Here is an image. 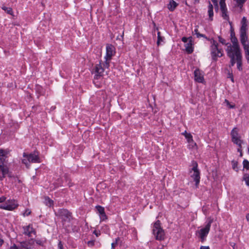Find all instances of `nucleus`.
<instances>
[{"mask_svg":"<svg viewBox=\"0 0 249 249\" xmlns=\"http://www.w3.org/2000/svg\"><path fill=\"white\" fill-rule=\"evenodd\" d=\"M6 205L8 206V207L10 208V209H7V210L9 211L14 210L18 206V204L15 203V200L9 202L8 203H6Z\"/></svg>","mask_w":249,"mask_h":249,"instance_id":"nucleus-19","label":"nucleus"},{"mask_svg":"<svg viewBox=\"0 0 249 249\" xmlns=\"http://www.w3.org/2000/svg\"><path fill=\"white\" fill-rule=\"evenodd\" d=\"M226 52L227 53V55L228 56H230V55L232 56L235 55V53L234 52V49L233 48V45L231 46V45L229 46H228Z\"/></svg>","mask_w":249,"mask_h":249,"instance_id":"nucleus-21","label":"nucleus"},{"mask_svg":"<svg viewBox=\"0 0 249 249\" xmlns=\"http://www.w3.org/2000/svg\"><path fill=\"white\" fill-rule=\"evenodd\" d=\"M185 138L187 139L188 143H191V142H193V136L191 133H188L185 136Z\"/></svg>","mask_w":249,"mask_h":249,"instance_id":"nucleus-29","label":"nucleus"},{"mask_svg":"<svg viewBox=\"0 0 249 249\" xmlns=\"http://www.w3.org/2000/svg\"><path fill=\"white\" fill-rule=\"evenodd\" d=\"M94 242H95L94 240L89 241L87 242V244H88L89 247H93L94 245Z\"/></svg>","mask_w":249,"mask_h":249,"instance_id":"nucleus-39","label":"nucleus"},{"mask_svg":"<svg viewBox=\"0 0 249 249\" xmlns=\"http://www.w3.org/2000/svg\"><path fill=\"white\" fill-rule=\"evenodd\" d=\"M240 153V156H242V150H241L240 151H239Z\"/></svg>","mask_w":249,"mask_h":249,"instance_id":"nucleus-57","label":"nucleus"},{"mask_svg":"<svg viewBox=\"0 0 249 249\" xmlns=\"http://www.w3.org/2000/svg\"><path fill=\"white\" fill-rule=\"evenodd\" d=\"M218 38L219 42H220L222 44L226 45L228 44L227 43H226V40L223 38L221 36H218Z\"/></svg>","mask_w":249,"mask_h":249,"instance_id":"nucleus-36","label":"nucleus"},{"mask_svg":"<svg viewBox=\"0 0 249 249\" xmlns=\"http://www.w3.org/2000/svg\"><path fill=\"white\" fill-rule=\"evenodd\" d=\"M31 211L29 209H27L25 210L24 213H23V215L24 216H28L31 214Z\"/></svg>","mask_w":249,"mask_h":249,"instance_id":"nucleus-37","label":"nucleus"},{"mask_svg":"<svg viewBox=\"0 0 249 249\" xmlns=\"http://www.w3.org/2000/svg\"><path fill=\"white\" fill-rule=\"evenodd\" d=\"M189 133H187L186 131H185L184 132L182 133V134L185 137V136H186L187 134H188Z\"/></svg>","mask_w":249,"mask_h":249,"instance_id":"nucleus-54","label":"nucleus"},{"mask_svg":"<svg viewBox=\"0 0 249 249\" xmlns=\"http://www.w3.org/2000/svg\"><path fill=\"white\" fill-rule=\"evenodd\" d=\"M23 156L25 159L22 160V162L26 165L27 168H29L30 166L29 162H40L39 158L35 154L31 153L27 155L25 153H24Z\"/></svg>","mask_w":249,"mask_h":249,"instance_id":"nucleus-5","label":"nucleus"},{"mask_svg":"<svg viewBox=\"0 0 249 249\" xmlns=\"http://www.w3.org/2000/svg\"><path fill=\"white\" fill-rule=\"evenodd\" d=\"M189 148H193L196 145V143L193 141V142H191V143H188Z\"/></svg>","mask_w":249,"mask_h":249,"instance_id":"nucleus-41","label":"nucleus"},{"mask_svg":"<svg viewBox=\"0 0 249 249\" xmlns=\"http://www.w3.org/2000/svg\"><path fill=\"white\" fill-rule=\"evenodd\" d=\"M58 249H63V246L61 241H59L58 244Z\"/></svg>","mask_w":249,"mask_h":249,"instance_id":"nucleus-45","label":"nucleus"},{"mask_svg":"<svg viewBox=\"0 0 249 249\" xmlns=\"http://www.w3.org/2000/svg\"><path fill=\"white\" fill-rule=\"evenodd\" d=\"M210 51L212 58L213 60L216 61L218 57H221L223 56V51L222 49L218 47V43L213 39L210 40Z\"/></svg>","mask_w":249,"mask_h":249,"instance_id":"nucleus-2","label":"nucleus"},{"mask_svg":"<svg viewBox=\"0 0 249 249\" xmlns=\"http://www.w3.org/2000/svg\"><path fill=\"white\" fill-rule=\"evenodd\" d=\"M194 33H195V34L196 35V36L197 37L199 38V36H198L199 34H201L200 33H199L198 32V29L197 28H196L194 30Z\"/></svg>","mask_w":249,"mask_h":249,"instance_id":"nucleus-46","label":"nucleus"},{"mask_svg":"<svg viewBox=\"0 0 249 249\" xmlns=\"http://www.w3.org/2000/svg\"><path fill=\"white\" fill-rule=\"evenodd\" d=\"M212 1V2H213V4L214 5V6L218 8V3H217V0H211Z\"/></svg>","mask_w":249,"mask_h":249,"instance_id":"nucleus-49","label":"nucleus"},{"mask_svg":"<svg viewBox=\"0 0 249 249\" xmlns=\"http://www.w3.org/2000/svg\"><path fill=\"white\" fill-rule=\"evenodd\" d=\"M236 1L237 6L240 7V8L241 9L243 4L245 2L246 0H234Z\"/></svg>","mask_w":249,"mask_h":249,"instance_id":"nucleus-30","label":"nucleus"},{"mask_svg":"<svg viewBox=\"0 0 249 249\" xmlns=\"http://www.w3.org/2000/svg\"><path fill=\"white\" fill-rule=\"evenodd\" d=\"M192 46V37H190L189 42H187L185 45V51L189 54L192 53L194 51Z\"/></svg>","mask_w":249,"mask_h":249,"instance_id":"nucleus-13","label":"nucleus"},{"mask_svg":"<svg viewBox=\"0 0 249 249\" xmlns=\"http://www.w3.org/2000/svg\"><path fill=\"white\" fill-rule=\"evenodd\" d=\"M213 222V219L209 218L207 220V223L206 226L201 229L199 231H196L199 234V237L200 238L202 242H204L206 239V236L208 234L212 223Z\"/></svg>","mask_w":249,"mask_h":249,"instance_id":"nucleus-4","label":"nucleus"},{"mask_svg":"<svg viewBox=\"0 0 249 249\" xmlns=\"http://www.w3.org/2000/svg\"><path fill=\"white\" fill-rule=\"evenodd\" d=\"M241 22H242V26L240 29V32L245 31V32H246L247 24V19L245 17L243 18Z\"/></svg>","mask_w":249,"mask_h":249,"instance_id":"nucleus-20","label":"nucleus"},{"mask_svg":"<svg viewBox=\"0 0 249 249\" xmlns=\"http://www.w3.org/2000/svg\"><path fill=\"white\" fill-rule=\"evenodd\" d=\"M117 242H113L111 244V248L114 249L117 245Z\"/></svg>","mask_w":249,"mask_h":249,"instance_id":"nucleus-52","label":"nucleus"},{"mask_svg":"<svg viewBox=\"0 0 249 249\" xmlns=\"http://www.w3.org/2000/svg\"><path fill=\"white\" fill-rule=\"evenodd\" d=\"M164 38L160 36V32L158 33V40L157 44L159 46L160 45V42L163 41Z\"/></svg>","mask_w":249,"mask_h":249,"instance_id":"nucleus-31","label":"nucleus"},{"mask_svg":"<svg viewBox=\"0 0 249 249\" xmlns=\"http://www.w3.org/2000/svg\"><path fill=\"white\" fill-rule=\"evenodd\" d=\"M10 249H23L18 247L15 245H14V246L11 247Z\"/></svg>","mask_w":249,"mask_h":249,"instance_id":"nucleus-50","label":"nucleus"},{"mask_svg":"<svg viewBox=\"0 0 249 249\" xmlns=\"http://www.w3.org/2000/svg\"><path fill=\"white\" fill-rule=\"evenodd\" d=\"M208 14H209V18L211 20H212V19H213L212 17L213 15V6L211 3L210 2H209V6H208Z\"/></svg>","mask_w":249,"mask_h":249,"instance_id":"nucleus-22","label":"nucleus"},{"mask_svg":"<svg viewBox=\"0 0 249 249\" xmlns=\"http://www.w3.org/2000/svg\"><path fill=\"white\" fill-rule=\"evenodd\" d=\"M195 80L198 83H202L204 80L203 75L199 69H196L194 71Z\"/></svg>","mask_w":249,"mask_h":249,"instance_id":"nucleus-11","label":"nucleus"},{"mask_svg":"<svg viewBox=\"0 0 249 249\" xmlns=\"http://www.w3.org/2000/svg\"><path fill=\"white\" fill-rule=\"evenodd\" d=\"M231 164L233 169L235 171L237 172L238 170L237 167L238 162L236 160H233L231 161Z\"/></svg>","mask_w":249,"mask_h":249,"instance_id":"nucleus-28","label":"nucleus"},{"mask_svg":"<svg viewBox=\"0 0 249 249\" xmlns=\"http://www.w3.org/2000/svg\"><path fill=\"white\" fill-rule=\"evenodd\" d=\"M8 150H5L0 148V157H7V155L9 154Z\"/></svg>","mask_w":249,"mask_h":249,"instance_id":"nucleus-24","label":"nucleus"},{"mask_svg":"<svg viewBox=\"0 0 249 249\" xmlns=\"http://www.w3.org/2000/svg\"><path fill=\"white\" fill-rule=\"evenodd\" d=\"M7 157H0V165L2 166H6L4 165V162H5V160Z\"/></svg>","mask_w":249,"mask_h":249,"instance_id":"nucleus-34","label":"nucleus"},{"mask_svg":"<svg viewBox=\"0 0 249 249\" xmlns=\"http://www.w3.org/2000/svg\"><path fill=\"white\" fill-rule=\"evenodd\" d=\"M153 233L156 239L159 241L163 240L164 238V231L161 228L160 220H157L154 224Z\"/></svg>","mask_w":249,"mask_h":249,"instance_id":"nucleus-3","label":"nucleus"},{"mask_svg":"<svg viewBox=\"0 0 249 249\" xmlns=\"http://www.w3.org/2000/svg\"><path fill=\"white\" fill-rule=\"evenodd\" d=\"M23 229H24L23 233L25 234L28 235L29 236H31L32 233L33 232V228L30 227V225H29V226L24 227Z\"/></svg>","mask_w":249,"mask_h":249,"instance_id":"nucleus-18","label":"nucleus"},{"mask_svg":"<svg viewBox=\"0 0 249 249\" xmlns=\"http://www.w3.org/2000/svg\"><path fill=\"white\" fill-rule=\"evenodd\" d=\"M228 77L231 78V81L232 82H234V79H233V77L232 73L229 72Z\"/></svg>","mask_w":249,"mask_h":249,"instance_id":"nucleus-44","label":"nucleus"},{"mask_svg":"<svg viewBox=\"0 0 249 249\" xmlns=\"http://www.w3.org/2000/svg\"><path fill=\"white\" fill-rule=\"evenodd\" d=\"M235 56H236L235 55H232V56L230 55V56H229L231 59L230 65V67L233 66L235 64Z\"/></svg>","mask_w":249,"mask_h":249,"instance_id":"nucleus-27","label":"nucleus"},{"mask_svg":"<svg viewBox=\"0 0 249 249\" xmlns=\"http://www.w3.org/2000/svg\"><path fill=\"white\" fill-rule=\"evenodd\" d=\"M244 180L246 181V184L249 186V175H245L244 177Z\"/></svg>","mask_w":249,"mask_h":249,"instance_id":"nucleus-38","label":"nucleus"},{"mask_svg":"<svg viewBox=\"0 0 249 249\" xmlns=\"http://www.w3.org/2000/svg\"><path fill=\"white\" fill-rule=\"evenodd\" d=\"M188 40H189V38H187V37H183L181 39V40L183 42H185V43H186L188 41Z\"/></svg>","mask_w":249,"mask_h":249,"instance_id":"nucleus-48","label":"nucleus"},{"mask_svg":"<svg viewBox=\"0 0 249 249\" xmlns=\"http://www.w3.org/2000/svg\"><path fill=\"white\" fill-rule=\"evenodd\" d=\"M0 208L4 210H7L10 209V208L9 207H8V206L6 205V203L2 204L0 205Z\"/></svg>","mask_w":249,"mask_h":249,"instance_id":"nucleus-40","label":"nucleus"},{"mask_svg":"<svg viewBox=\"0 0 249 249\" xmlns=\"http://www.w3.org/2000/svg\"><path fill=\"white\" fill-rule=\"evenodd\" d=\"M231 141L234 144H235L238 146V148L237 149V151H240L241 149L242 148V144L243 142V140H241V137L232 139Z\"/></svg>","mask_w":249,"mask_h":249,"instance_id":"nucleus-15","label":"nucleus"},{"mask_svg":"<svg viewBox=\"0 0 249 249\" xmlns=\"http://www.w3.org/2000/svg\"><path fill=\"white\" fill-rule=\"evenodd\" d=\"M120 240V238L119 237L117 238L115 240V242H117V244H118V241Z\"/></svg>","mask_w":249,"mask_h":249,"instance_id":"nucleus-56","label":"nucleus"},{"mask_svg":"<svg viewBox=\"0 0 249 249\" xmlns=\"http://www.w3.org/2000/svg\"><path fill=\"white\" fill-rule=\"evenodd\" d=\"M57 215L62 219L63 225L66 222H70L72 219L71 213L65 209L59 210L57 212Z\"/></svg>","mask_w":249,"mask_h":249,"instance_id":"nucleus-6","label":"nucleus"},{"mask_svg":"<svg viewBox=\"0 0 249 249\" xmlns=\"http://www.w3.org/2000/svg\"><path fill=\"white\" fill-rule=\"evenodd\" d=\"M198 36H199V37H202L205 38H206L207 40H209L210 41V40L211 38H208L204 34H199Z\"/></svg>","mask_w":249,"mask_h":249,"instance_id":"nucleus-43","label":"nucleus"},{"mask_svg":"<svg viewBox=\"0 0 249 249\" xmlns=\"http://www.w3.org/2000/svg\"><path fill=\"white\" fill-rule=\"evenodd\" d=\"M243 167L247 170L249 169V161L247 160H244L243 161Z\"/></svg>","mask_w":249,"mask_h":249,"instance_id":"nucleus-32","label":"nucleus"},{"mask_svg":"<svg viewBox=\"0 0 249 249\" xmlns=\"http://www.w3.org/2000/svg\"><path fill=\"white\" fill-rule=\"evenodd\" d=\"M246 218L248 221H249V213H248L246 216Z\"/></svg>","mask_w":249,"mask_h":249,"instance_id":"nucleus-55","label":"nucleus"},{"mask_svg":"<svg viewBox=\"0 0 249 249\" xmlns=\"http://www.w3.org/2000/svg\"><path fill=\"white\" fill-rule=\"evenodd\" d=\"M8 173V169L7 166L0 165V180H2Z\"/></svg>","mask_w":249,"mask_h":249,"instance_id":"nucleus-14","label":"nucleus"},{"mask_svg":"<svg viewBox=\"0 0 249 249\" xmlns=\"http://www.w3.org/2000/svg\"><path fill=\"white\" fill-rule=\"evenodd\" d=\"M2 9L3 10H4L5 12H6L7 14H10V15H12L13 10L11 8L3 6L2 7Z\"/></svg>","mask_w":249,"mask_h":249,"instance_id":"nucleus-26","label":"nucleus"},{"mask_svg":"<svg viewBox=\"0 0 249 249\" xmlns=\"http://www.w3.org/2000/svg\"><path fill=\"white\" fill-rule=\"evenodd\" d=\"M6 199V197L4 196H2L0 197V203L3 202Z\"/></svg>","mask_w":249,"mask_h":249,"instance_id":"nucleus-51","label":"nucleus"},{"mask_svg":"<svg viewBox=\"0 0 249 249\" xmlns=\"http://www.w3.org/2000/svg\"><path fill=\"white\" fill-rule=\"evenodd\" d=\"M237 62V68L240 71H242V55L241 52L235 53Z\"/></svg>","mask_w":249,"mask_h":249,"instance_id":"nucleus-12","label":"nucleus"},{"mask_svg":"<svg viewBox=\"0 0 249 249\" xmlns=\"http://www.w3.org/2000/svg\"><path fill=\"white\" fill-rule=\"evenodd\" d=\"M45 204L49 207H51L53 204V200L51 199L49 197H45Z\"/></svg>","mask_w":249,"mask_h":249,"instance_id":"nucleus-23","label":"nucleus"},{"mask_svg":"<svg viewBox=\"0 0 249 249\" xmlns=\"http://www.w3.org/2000/svg\"><path fill=\"white\" fill-rule=\"evenodd\" d=\"M193 167L191 171H190L191 177L194 179L196 182V185L198 186L200 181V172L197 169V163L196 162H193Z\"/></svg>","mask_w":249,"mask_h":249,"instance_id":"nucleus-7","label":"nucleus"},{"mask_svg":"<svg viewBox=\"0 0 249 249\" xmlns=\"http://www.w3.org/2000/svg\"><path fill=\"white\" fill-rule=\"evenodd\" d=\"M178 5V4L174 0H170L167 5V7L170 11H173Z\"/></svg>","mask_w":249,"mask_h":249,"instance_id":"nucleus-17","label":"nucleus"},{"mask_svg":"<svg viewBox=\"0 0 249 249\" xmlns=\"http://www.w3.org/2000/svg\"><path fill=\"white\" fill-rule=\"evenodd\" d=\"M240 41L241 43L243 46L244 48L249 47L248 37L245 31L240 32Z\"/></svg>","mask_w":249,"mask_h":249,"instance_id":"nucleus-10","label":"nucleus"},{"mask_svg":"<svg viewBox=\"0 0 249 249\" xmlns=\"http://www.w3.org/2000/svg\"><path fill=\"white\" fill-rule=\"evenodd\" d=\"M115 53V47L111 44H107L106 54L105 56V61L103 64H102L100 62L95 65L92 71V72L95 74L94 78L98 79L103 76L105 69L109 68L110 61Z\"/></svg>","mask_w":249,"mask_h":249,"instance_id":"nucleus-1","label":"nucleus"},{"mask_svg":"<svg viewBox=\"0 0 249 249\" xmlns=\"http://www.w3.org/2000/svg\"><path fill=\"white\" fill-rule=\"evenodd\" d=\"M95 208L99 214H103V213L105 212V208L102 206L97 205Z\"/></svg>","mask_w":249,"mask_h":249,"instance_id":"nucleus-25","label":"nucleus"},{"mask_svg":"<svg viewBox=\"0 0 249 249\" xmlns=\"http://www.w3.org/2000/svg\"><path fill=\"white\" fill-rule=\"evenodd\" d=\"M100 218L101 221H104L107 219V216L105 213V212L103 213V214H100Z\"/></svg>","mask_w":249,"mask_h":249,"instance_id":"nucleus-35","label":"nucleus"},{"mask_svg":"<svg viewBox=\"0 0 249 249\" xmlns=\"http://www.w3.org/2000/svg\"><path fill=\"white\" fill-rule=\"evenodd\" d=\"M248 151H249V148H248Z\"/></svg>","mask_w":249,"mask_h":249,"instance_id":"nucleus-58","label":"nucleus"},{"mask_svg":"<svg viewBox=\"0 0 249 249\" xmlns=\"http://www.w3.org/2000/svg\"><path fill=\"white\" fill-rule=\"evenodd\" d=\"M231 140L236 138L241 137L240 135L239 134V130L237 127H234L232 129L231 132Z\"/></svg>","mask_w":249,"mask_h":249,"instance_id":"nucleus-16","label":"nucleus"},{"mask_svg":"<svg viewBox=\"0 0 249 249\" xmlns=\"http://www.w3.org/2000/svg\"><path fill=\"white\" fill-rule=\"evenodd\" d=\"M93 233L97 236H99L101 234V232L99 231L94 230Z\"/></svg>","mask_w":249,"mask_h":249,"instance_id":"nucleus-42","label":"nucleus"},{"mask_svg":"<svg viewBox=\"0 0 249 249\" xmlns=\"http://www.w3.org/2000/svg\"><path fill=\"white\" fill-rule=\"evenodd\" d=\"M219 4L220 6V9L222 12V17L224 19L226 20H229V17L228 15V11L225 3V0H220Z\"/></svg>","mask_w":249,"mask_h":249,"instance_id":"nucleus-8","label":"nucleus"},{"mask_svg":"<svg viewBox=\"0 0 249 249\" xmlns=\"http://www.w3.org/2000/svg\"><path fill=\"white\" fill-rule=\"evenodd\" d=\"M3 243H4V241L2 239V236L1 234V233H0V247H1Z\"/></svg>","mask_w":249,"mask_h":249,"instance_id":"nucleus-47","label":"nucleus"},{"mask_svg":"<svg viewBox=\"0 0 249 249\" xmlns=\"http://www.w3.org/2000/svg\"><path fill=\"white\" fill-rule=\"evenodd\" d=\"M244 49L245 50L246 58L248 61L249 62V47L244 48Z\"/></svg>","mask_w":249,"mask_h":249,"instance_id":"nucleus-33","label":"nucleus"},{"mask_svg":"<svg viewBox=\"0 0 249 249\" xmlns=\"http://www.w3.org/2000/svg\"><path fill=\"white\" fill-rule=\"evenodd\" d=\"M231 41L232 43L233 48L234 49V52L235 53L240 52L239 46L238 44V40L235 36L234 33H231Z\"/></svg>","mask_w":249,"mask_h":249,"instance_id":"nucleus-9","label":"nucleus"},{"mask_svg":"<svg viewBox=\"0 0 249 249\" xmlns=\"http://www.w3.org/2000/svg\"><path fill=\"white\" fill-rule=\"evenodd\" d=\"M200 249H210L209 246H202L200 247Z\"/></svg>","mask_w":249,"mask_h":249,"instance_id":"nucleus-53","label":"nucleus"}]
</instances>
